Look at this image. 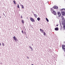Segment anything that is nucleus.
Returning <instances> with one entry per match:
<instances>
[{
	"label": "nucleus",
	"mask_w": 65,
	"mask_h": 65,
	"mask_svg": "<svg viewBox=\"0 0 65 65\" xmlns=\"http://www.w3.org/2000/svg\"><path fill=\"white\" fill-rule=\"evenodd\" d=\"M63 10V9H61V10Z\"/></svg>",
	"instance_id": "32"
},
{
	"label": "nucleus",
	"mask_w": 65,
	"mask_h": 65,
	"mask_svg": "<svg viewBox=\"0 0 65 65\" xmlns=\"http://www.w3.org/2000/svg\"><path fill=\"white\" fill-rule=\"evenodd\" d=\"M22 33H23V34H24V32H23V30L22 31Z\"/></svg>",
	"instance_id": "24"
},
{
	"label": "nucleus",
	"mask_w": 65,
	"mask_h": 65,
	"mask_svg": "<svg viewBox=\"0 0 65 65\" xmlns=\"http://www.w3.org/2000/svg\"><path fill=\"white\" fill-rule=\"evenodd\" d=\"M55 30L56 31H58L59 30V28L58 27H56L55 28Z\"/></svg>",
	"instance_id": "6"
},
{
	"label": "nucleus",
	"mask_w": 65,
	"mask_h": 65,
	"mask_svg": "<svg viewBox=\"0 0 65 65\" xmlns=\"http://www.w3.org/2000/svg\"><path fill=\"white\" fill-rule=\"evenodd\" d=\"M29 57H27V59H29Z\"/></svg>",
	"instance_id": "29"
},
{
	"label": "nucleus",
	"mask_w": 65,
	"mask_h": 65,
	"mask_svg": "<svg viewBox=\"0 0 65 65\" xmlns=\"http://www.w3.org/2000/svg\"><path fill=\"white\" fill-rule=\"evenodd\" d=\"M1 44L0 43V46H1Z\"/></svg>",
	"instance_id": "31"
},
{
	"label": "nucleus",
	"mask_w": 65,
	"mask_h": 65,
	"mask_svg": "<svg viewBox=\"0 0 65 65\" xmlns=\"http://www.w3.org/2000/svg\"><path fill=\"white\" fill-rule=\"evenodd\" d=\"M46 21H47V22H49L48 20V19H47V18H46Z\"/></svg>",
	"instance_id": "13"
},
{
	"label": "nucleus",
	"mask_w": 65,
	"mask_h": 65,
	"mask_svg": "<svg viewBox=\"0 0 65 65\" xmlns=\"http://www.w3.org/2000/svg\"><path fill=\"white\" fill-rule=\"evenodd\" d=\"M56 6H55L54 7V9H56Z\"/></svg>",
	"instance_id": "23"
},
{
	"label": "nucleus",
	"mask_w": 65,
	"mask_h": 65,
	"mask_svg": "<svg viewBox=\"0 0 65 65\" xmlns=\"http://www.w3.org/2000/svg\"><path fill=\"white\" fill-rule=\"evenodd\" d=\"M62 47L63 50L64 52H65V46L62 45Z\"/></svg>",
	"instance_id": "2"
},
{
	"label": "nucleus",
	"mask_w": 65,
	"mask_h": 65,
	"mask_svg": "<svg viewBox=\"0 0 65 65\" xmlns=\"http://www.w3.org/2000/svg\"><path fill=\"white\" fill-rule=\"evenodd\" d=\"M21 18H22V19H23V16H22V15H21Z\"/></svg>",
	"instance_id": "26"
},
{
	"label": "nucleus",
	"mask_w": 65,
	"mask_h": 65,
	"mask_svg": "<svg viewBox=\"0 0 65 65\" xmlns=\"http://www.w3.org/2000/svg\"><path fill=\"white\" fill-rule=\"evenodd\" d=\"M51 10L52 12H53L54 15H56L57 14V13L53 9V8H51Z\"/></svg>",
	"instance_id": "1"
},
{
	"label": "nucleus",
	"mask_w": 65,
	"mask_h": 65,
	"mask_svg": "<svg viewBox=\"0 0 65 65\" xmlns=\"http://www.w3.org/2000/svg\"><path fill=\"white\" fill-rule=\"evenodd\" d=\"M21 6H22V8H24V6H23V5H21Z\"/></svg>",
	"instance_id": "18"
},
{
	"label": "nucleus",
	"mask_w": 65,
	"mask_h": 65,
	"mask_svg": "<svg viewBox=\"0 0 65 65\" xmlns=\"http://www.w3.org/2000/svg\"><path fill=\"white\" fill-rule=\"evenodd\" d=\"M34 15L35 16V17L36 18L37 17V15L36 14H34Z\"/></svg>",
	"instance_id": "9"
},
{
	"label": "nucleus",
	"mask_w": 65,
	"mask_h": 65,
	"mask_svg": "<svg viewBox=\"0 0 65 65\" xmlns=\"http://www.w3.org/2000/svg\"><path fill=\"white\" fill-rule=\"evenodd\" d=\"M13 2L14 3V4H16V3H15V0H14L13 1Z\"/></svg>",
	"instance_id": "15"
},
{
	"label": "nucleus",
	"mask_w": 65,
	"mask_h": 65,
	"mask_svg": "<svg viewBox=\"0 0 65 65\" xmlns=\"http://www.w3.org/2000/svg\"><path fill=\"white\" fill-rule=\"evenodd\" d=\"M2 45L3 46H4V43H2Z\"/></svg>",
	"instance_id": "20"
},
{
	"label": "nucleus",
	"mask_w": 65,
	"mask_h": 65,
	"mask_svg": "<svg viewBox=\"0 0 65 65\" xmlns=\"http://www.w3.org/2000/svg\"><path fill=\"white\" fill-rule=\"evenodd\" d=\"M18 8H20V6H19V4H18Z\"/></svg>",
	"instance_id": "19"
},
{
	"label": "nucleus",
	"mask_w": 65,
	"mask_h": 65,
	"mask_svg": "<svg viewBox=\"0 0 65 65\" xmlns=\"http://www.w3.org/2000/svg\"><path fill=\"white\" fill-rule=\"evenodd\" d=\"M31 65H34V64H32Z\"/></svg>",
	"instance_id": "34"
},
{
	"label": "nucleus",
	"mask_w": 65,
	"mask_h": 65,
	"mask_svg": "<svg viewBox=\"0 0 65 65\" xmlns=\"http://www.w3.org/2000/svg\"><path fill=\"white\" fill-rule=\"evenodd\" d=\"M31 50L33 51V48H32V49H31Z\"/></svg>",
	"instance_id": "27"
},
{
	"label": "nucleus",
	"mask_w": 65,
	"mask_h": 65,
	"mask_svg": "<svg viewBox=\"0 0 65 65\" xmlns=\"http://www.w3.org/2000/svg\"><path fill=\"white\" fill-rule=\"evenodd\" d=\"M58 7L57 6H56L55 9H58Z\"/></svg>",
	"instance_id": "21"
},
{
	"label": "nucleus",
	"mask_w": 65,
	"mask_h": 65,
	"mask_svg": "<svg viewBox=\"0 0 65 65\" xmlns=\"http://www.w3.org/2000/svg\"><path fill=\"white\" fill-rule=\"evenodd\" d=\"M22 24H24V21L23 20H22Z\"/></svg>",
	"instance_id": "12"
},
{
	"label": "nucleus",
	"mask_w": 65,
	"mask_h": 65,
	"mask_svg": "<svg viewBox=\"0 0 65 65\" xmlns=\"http://www.w3.org/2000/svg\"><path fill=\"white\" fill-rule=\"evenodd\" d=\"M57 14L58 16L59 17H61V13H60V12H58L57 13Z\"/></svg>",
	"instance_id": "4"
},
{
	"label": "nucleus",
	"mask_w": 65,
	"mask_h": 65,
	"mask_svg": "<svg viewBox=\"0 0 65 65\" xmlns=\"http://www.w3.org/2000/svg\"><path fill=\"white\" fill-rule=\"evenodd\" d=\"M24 33H25V34H26V32L25 31H24Z\"/></svg>",
	"instance_id": "28"
},
{
	"label": "nucleus",
	"mask_w": 65,
	"mask_h": 65,
	"mask_svg": "<svg viewBox=\"0 0 65 65\" xmlns=\"http://www.w3.org/2000/svg\"><path fill=\"white\" fill-rule=\"evenodd\" d=\"M1 16L0 15V18H1Z\"/></svg>",
	"instance_id": "33"
},
{
	"label": "nucleus",
	"mask_w": 65,
	"mask_h": 65,
	"mask_svg": "<svg viewBox=\"0 0 65 65\" xmlns=\"http://www.w3.org/2000/svg\"><path fill=\"white\" fill-rule=\"evenodd\" d=\"M43 35H44V36L46 34V33H45V32H43Z\"/></svg>",
	"instance_id": "16"
},
{
	"label": "nucleus",
	"mask_w": 65,
	"mask_h": 65,
	"mask_svg": "<svg viewBox=\"0 0 65 65\" xmlns=\"http://www.w3.org/2000/svg\"><path fill=\"white\" fill-rule=\"evenodd\" d=\"M40 31L42 33L43 32V30H42L41 29H40Z\"/></svg>",
	"instance_id": "10"
},
{
	"label": "nucleus",
	"mask_w": 65,
	"mask_h": 65,
	"mask_svg": "<svg viewBox=\"0 0 65 65\" xmlns=\"http://www.w3.org/2000/svg\"><path fill=\"white\" fill-rule=\"evenodd\" d=\"M56 26L57 27H58V25H57Z\"/></svg>",
	"instance_id": "30"
},
{
	"label": "nucleus",
	"mask_w": 65,
	"mask_h": 65,
	"mask_svg": "<svg viewBox=\"0 0 65 65\" xmlns=\"http://www.w3.org/2000/svg\"><path fill=\"white\" fill-rule=\"evenodd\" d=\"M13 38H14V40H15V41H17V39L16 38H15V36H14L13 37Z\"/></svg>",
	"instance_id": "8"
},
{
	"label": "nucleus",
	"mask_w": 65,
	"mask_h": 65,
	"mask_svg": "<svg viewBox=\"0 0 65 65\" xmlns=\"http://www.w3.org/2000/svg\"><path fill=\"white\" fill-rule=\"evenodd\" d=\"M30 20L31 22H34V20L33 18L30 17Z\"/></svg>",
	"instance_id": "3"
},
{
	"label": "nucleus",
	"mask_w": 65,
	"mask_h": 65,
	"mask_svg": "<svg viewBox=\"0 0 65 65\" xmlns=\"http://www.w3.org/2000/svg\"><path fill=\"white\" fill-rule=\"evenodd\" d=\"M29 47L31 49H32V47H31V46H29Z\"/></svg>",
	"instance_id": "22"
},
{
	"label": "nucleus",
	"mask_w": 65,
	"mask_h": 65,
	"mask_svg": "<svg viewBox=\"0 0 65 65\" xmlns=\"http://www.w3.org/2000/svg\"><path fill=\"white\" fill-rule=\"evenodd\" d=\"M37 20L38 21H39L40 20V18H37Z\"/></svg>",
	"instance_id": "14"
},
{
	"label": "nucleus",
	"mask_w": 65,
	"mask_h": 65,
	"mask_svg": "<svg viewBox=\"0 0 65 65\" xmlns=\"http://www.w3.org/2000/svg\"><path fill=\"white\" fill-rule=\"evenodd\" d=\"M63 29L65 30V25H64L63 26Z\"/></svg>",
	"instance_id": "17"
},
{
	"label": "nucleus",
	"mask_w": 65,
	"mask_h": 65,
	"mask_svg": "<svg viewBox=\"0 0 65 65\" xmlns=\"http://www.w3.org/2000/svg\"><path fill=\"white\" fill-rule=\"evenodd\" d=\"M61 14L63 15H64L65 14V13L64 12H62Z\"/></svg>",
	"instance_id": "7"
},
{
	"label": "nucleus",
	"mask_w": 65,
	"mask_h": 65,
	"mask_svg": "<svg viewBox=\"0 0 65 65\" xmlns=\"http://www.w3.org/2000/svg\"><path fill=\"white\" fill-rule=\"evenodd\" d=\"M61 19L62 20H64V17H63V16H61Z\"/></svg>",
	"instance_id": "11"
},
{
	"label": "nucleus",
	"mask_w": 65,
	"mask_h": 65,
	"mask_svg": "<svg viewBox=\"0 0 65 65\" xmlns=\"http://www.w3.org/2000/svg\"><path fill=\"white\" fill-rule=\"evenodd\" d=\"M62 29V26H61V27L60 28V29Z\"/></svg>",
	"instance_id": "25"
},
{
	"label": "nucleus",
	"mask_w": 65,
	"mask_h": 65,
	"mask_svg": "<svg viewBox=\"0 0 65 65\" xmlns=\"http://www.w3.org/2000/svg\"><path fill=\"white\" fill-rule=\"evenodd\" d=\"M62 25H65V20H64L63 22L62 23Z\"/></svg>",
	"instance_id": "5"
}]
</instances>
